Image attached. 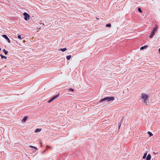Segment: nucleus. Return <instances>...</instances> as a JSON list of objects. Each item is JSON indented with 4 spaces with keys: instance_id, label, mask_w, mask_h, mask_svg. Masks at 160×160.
Listing matches in <instances>:
<instances>
[{
    "instance_id": "7ed1b4c3",
    "label": "nucleus",
    "mask_w": 160,
    "mask_h": 160,
    "mask_svg": "<svg viewBox=\"0 0 160 160\" xmlns=\"http://www.w3.org/2000/svg\"><path fill=\"white\" fill-rule=\"evenodd\" d=\"M115 98L113 97H106L101 99V100H114Z\"/></svg>"
},
{
    "instance_id": "412c9836",
    "label": "nucleus",
    "mask_w": 160,
    "mask_h": 160,
    "mask_svg": "<svg viewBox=\"0 0 160 160\" xmlns=\"http://www.w3.org/2000/svg\"><path fill=\"white\" fill-rule=\"evenodd\" d=\"M18 38L19 39H20V40L22 39V38H21V35H18Z\"/></svg>"
},
{
    "instance_id": "dca6fc26",
    "label": "nucleus",
    "mask_w": 160,
    "mask_h": 160,
    "mask_svg": "<svg viewBox=\"0 0 160 160\" xmlns=\"http://www.w3.org/2000/svg\"><path fill=\"white\" fill-rule=\"evenodd\" d=\"M147 47V46H144L141 47L140 48V49L141 50H142V49H144V48H146Z\"/></svg>"
},
{
    "instance_id": "4be33fe9",
    "label": "nucleus",
    "mask_w": 160,
    "mask_h": 160,
    "mask_svg": "<svg viewBox=\"0 0 160 160\" xmlns=\"http://www.w3.org/2000/svg\"><path fill=\"white\" fill-rule=\"evenodd\" d=\"M69 91H74V90L73 89H72V88H70L69 89Z\"/></svg>"
},
{
    "instance_id": "f03ea898",
    "label": "nucleus",
    "mask_w": 160,
    "mask_h": 160,
    "mask_svg": "<svg viewBox=\"0 0 160 160\" xmlns=\"http://www.w3.org/2000/svg\"><path fill=\"white\" fill-rule=\"evenodd\" d=\"M141 97L144 100H146L148 99L149 96L145 93H142L141 94Z\"/></svg>"
},
{
    "instance_id": "423d86ee",
    "label": "nucleus",
    "mask_w": 160,
    "mask_h": 160,
    "mask_svg": "<svg viewBox=\"0 0 160 160\" xmlns=\"http://www.w3.org/2000/svg\"><path fill=\"white\" fill-rule=\"evenodd\" d=\"M2 37L5 38L8 41V43L10 42V40L8 38L7 36L6 35H3Z\"/></svg>"
},
{
    "instance_id": "f3484780",
    "label": "nucleus",
    "mask_w": 160,
    "mask_h": 160,
    "mask_svg": "<svg viewBox=\"0 0 160 160\" xmlns=\"http://www.w3.org/2000/svg\"><path fill=\"white\" fill-rule=\"evenodd\" d=\"M0 56H1L2 58H4L5 59L7 58V57L6 56H3L2 55L0 54Z\"/></svg>"
},
{
    "instance_id": "2eb2a0df",
    "label": "nucleus",
    "mask_w": 160,
    "mask_h": 160,
    "mask_svg": "<svg viewBox=\"0 0 160 160\" xmlns=\"http://www.w3.org/2000/svg\"><path fill=\"white\" fill-rule=\"evenodd\" d=\"M148 134L149 135L150 137H151L153 135L152 134L151 132H148Z\"/></svg>"
},
{
    "instance_id": "1a4fd4ad",
    "label": "nucleus",
    "mask_w": 160,
    "mask_h": 160,
    "mask_svg": "<svg viewBox=\"0 0 160 160\" xmlns=\"http://www.w3.org/2000/svg\"><path fill=\"white\" fill-rule=\"evenodd\" d=\"M59 96V94H58L54 96H53L52 98L50 99V100H54L55 99H56Z\"/></svg>"
},
{
    "instance_id": "a878e982",
    "label": "nucleus",
    "mask_w": 160,
    "mask_h": 160,
    "mask_svg": "<svg viewBox=\"0 0 160 160\" xmlns=\"http://www.w3.org/2000/svg\"><path fill=\"white\" fill-rule=\"evenodd\" d=\"M1 50V48H0V51Z\"/></svg>"
},
{
    "instance_id": "f8f14e48",
    "label": "nucleus",
    "mask_w": 160,
    "mask_h": 160,
    "mask_svg": "<svg viewBox=\"0 0 160 160\" xmlns=\"http://www.w3.org/2000/svg\"><path fill=\"white\" fill-rule=\"evenodd\" d=\"M71 57V55H70L66 56V58L67 60H69Z\"/></svg>"
},
{
    "instance_id": "4468645a",
    "label": "nucleus",
    "mask_w": 160,
    "mask_h": 160,
    "mask_svg": "<svg viewBox=\"0 0 160 160\" xmlns=\"http://www.w3.org/2000/svg\"><path fill=\"white\" fill-rule=\"evenodd\" d=\"M3 51L4 52V53H5V55H7L8 54V52L7 51H6V50H5V49H4L3 50Z\"/></svg>"
},
{
    "instance_id": "aec40b11",
    "label": "nucleus",
    "mask_w": 160,
    "mask_h": 160,
    "mask_svg": "<svg viewBox=\"0 0 160 160\" xmlns=\"http://www.w3.org/2000/svg\"><path fill=\"white\" fill-rule=\"evenodd\" d=\"M138 11L140 12H142L141 9L140 8H138Z\"/></svg>"
},
{
    "instance_id": "393cba45",
    "label": "nucleus",
    "mask_w": 160,
    "mask_h": 160,
    "mask_svg": "<svg viewBox=\"0 0 160 160\" xmlns=\"http://www.w3.org/2000/svg\"><path fill=\"white\" fill-rule=\"evenodd\" d=\"M41 29V28H38V29Z\"/></svg>"
},
{
    "instance_id": "f257e3e1",
    "label": "nucleus",
    "mask_w": 160,
    "mask_h": 160,
    "mask_svg": "<svg viewBox=\"0 0 160 160\" xmlns=\"http://www.w3.org/2000/svg\"><path fill=\"white\" fill-rule=\"evenodd\" d=\"M158 27L156 26L152 30L151 35L149 36V38H152L153 36L155 35L156 32L157 31Z\"/></svg>"
},
{
    "instance_id": "ddd939ff",
    "label": "nucleus",
    "mask_w": 160,
    "mask_h": 160,
    "mask_svg": "<svg viewBox=\"0 0 160 160\" xmlns=\"http://www.w3.org/2000/svg\"><path fill=\"white\" fill-rule=\"evenodd\" d=\"M67 50V48H61L60 49V50L62 52H64Z\"/></svg>"
},
{
    "instance_id": "39448f33",
    "label": "nucleus",
    "mask_w": 160,
    "mask_h": 160,
    "mask_svg": "<svg viewBox=\"0 0 160 160\" xmlns=\"http://www.w3.org/2000/svg\"><path fill=\"white\" fill-rule=\"evenodd\" d=\"M143 103L146 105H149L151 104V102L149 101H143Z\"/></svg>"
},
{
    "instance_id": "9d476101",
    "label": "nucleus",
    "mask_w": 160,
    "mask_h": 160,
    "mask_svg": "<svg viewBox=\"0 0 160 160\" xmlns=\"http://www.w3.org/2000/svg\"><path fill=\"white\" fill-rule=\"evenodd\" d=\"M41 130V129L40 128H37L34 131L35 133H37L38 132H40Z\"/></svg>"
},
{
    "instance_id": "0eeeda50",
    "label": "nucleus",
    "mask_w": 160,
    "mask_h": 160,
    "mask_svg": "<svg viewBox=\"0 0 160 160\" xmlns=\"http://www.w3.org/2000/svg\"><path fill=\"white\" fill-rule=\"evenodd\" d=\"M28 117V116L24 117L22 120V123H25L27 120Z\"/></svg>"
},
{
    "instance_id": "6ab92c4d",
    "label": "nucleus",
    "mask_w": 160,
    "mask_h": 160,
    "mask_svg": "<svg viewBox=\"0 0 160 160\" xmlns=\"http://www.w3.org/2000/svg\"><path fill=\"white\" fill-rule=\"evenodd\" d=\"M46 148H47V149H48L51 148V146H47Z\"/></svg>"
},
{
    "instance_id": "6e6552de",
    "label": "nucleus",
    "mask_w": 160,
    "mask_h": 160,
    "mask_svg": "<svg viewBox=\"0 0 160 160\" xmlns=\"http://www.w3.org/2000/svg\"><path fill=\"white\" fill-rule=\"evenodd\" d=\"M151 158V156L150 154H149L147 155L146 160H150Z\"/></svg>"
},
{
    "instance_id": "a211bd4d",
    "label": "nucleus",
    "mask_w": 160,
    "mask_h": 160,
    "mask_svg": "<svg viewBox=\"0 0 160 160\" xmlns=\"http://www.w3.org/2000/svg\"><path fill=\"white\" fill-rule=\"evenodd\" d=\"M106 26L108 27H111V24L110 23H108L106 25Z\"/></svg>"
},
{
    "instance_id": "b1692460",
    "label": "nucleus",
    "mask_w": 160,
    "mask_h": 160,
    "mask_svg": "<svg viewBox=\"0 0 160 160\" xmlns=\"http://www.w3.org/2000/svg\"><path fill=\"white\" fill-rule=\"evenodd\" d=\"M51 102V101H48V102L50 103Z\"/></svg>"
},
{
    "instance_id": "20e7f679",
    "label": "nucleus",
    "mask_w": 160,
    "mask_h": 160,
    "mask_svg": "<svg viewBox=\"0 0 160 160\" xmlns=\"http://www.w3.org/2000/svg\"><path fill=\"white\" fill-rule=\"evenodd\" d=\"M23 14L24 16V19L25 20L27 21L28 19H29V16L27 13L24 12Z\"/></svg>"
},
{
    "instance_id": "9b49d317",
    "label": "nucleus",
    "mask_w": 160,
    "mask_h": 160,
    "mask_svg": "<svg viewBox=\"0 0 160 160\" xmlns=\"http://www.w3.org/2000/svg\"><path fill=\"white\" fill-rule=\"evenodd\" d=\"M147 155V153H145L142 157V158L143 159L146 158Z\"/></svg>"
},
{
    "instance_id": "5701e85b",
    "label": "nucleus",
    "mask_w": 160,
    "mask_h": 160,
    "mask_svg": "<svg viewBox=\"0 0 160 160\" xmlns=\"http://www.w3.org/2000/svg\"><path fill=\"white\" fill-rule=\"evenodd\" d=\"M30 147L31 148H35V149H37V148L33 146H30Z\"/></svg>"
}]
</instances>
